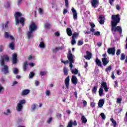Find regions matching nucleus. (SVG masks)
I'll return each mask as SVG.
<instances>
[{"mask_svg":"<svg viewBox=\"0 0 127 127\" xmlns=\"http://www.w3.org/2000/svg\"><path fill=\"white\" fill-rule=\"evenodd\" d=\"M107 53L109 54V55H115L116 54V48H109L107 49Z\"/></svg>","mask_w":127,"mask_h":127,"instance_id":"5","label":"nucleus"},{"mask_svg":"<svg viewBox=\"0 0 127 127\" xmlns=\"http://www.w3.org/2000/svg\"><path fill=\"white\" fill-rule=\"evenodd\" d=\"M64 2L65 3V6L68 8L69 7V0H64Z\"/></svg>","mask_w":127,"mask_h":127,"instance_id":"38","label":"nucleus"},{"mask_svg":"<svg viewBox=\"0 0 127 127\" xmlns=\"http://www.w3.org/2000/svg\"><path fill=\"white\" fill-rule=\"evenodd\" d=\"M97 90H98V86H94L92 88V93L93 94H97Z\"/></svg>","mask_w":127,"mask_h":127,"instance_id":"24","label":"nucleus"},{"mask_svg":"<svg viewBox=\"0 0 127 127\" xmlns=\"http://www.w3.org/2000/svg\"><path fill=\"white\" fill-rule=\"evenodd\" d=\"M73 127V121L70 120L68 124V125L66 127Z\"/></svg>","mask_w":127,"mask_h":127,"instance_id":"34","label":"nucleus"},{"mask_svg":"<svg viewBox=\"0 0 127 127\" xmlns=\"http://www.w3.org/2000/svg\"><path fill=\"white\" fill-rule=\"evenodd\" d=\"M52 122V117H50L49 120H47V123L48 124H50Z\"/></svg>","mask_w":127,"mask_h":127,"instance_id":"52","label":"nucleus"},{"mask_svg":"<svg viewBox=\"0 0 127 127\" xmlns=\"http://www.w3.org/2000/svg\"><path fill=\"white\" fill-rule=\"evenodd\" d=\"M30 93V90L29 89H25L23 90L21 93V96H25L28 95Z\"/></svg>","mask_w":127,"mask_h":127,"instance_id":"16","label":"nucleus"},{"mask_svg":"<svg viewBox=\"0 0 127 127\" xmlns=\"http://www.w3.org/2000/svg\"><path fill=\"white\" fill-rule=\"evenodd\" d=\"M13 73L14 74H18V69L16 68H14Z\"/></svg>","mask_w":127,"mask_h":127,"instance_id":"44","label":"nucleus"},{"mask_svg":"<svg viewBox=\"0 0 127 127\" xmlns=\"http://www.w3.org/2000/svg\"><path fill=\"white\" fill-rule=\"evenodd\" d=\"M67 58H68V61H69V62L74 61V60H73V55L71 53V50H70L68 51V54L67 55Z\"/></svg>","mask_w":127,"mask_h":127,"instance_id":"11","label":"nucleus"},{"mask_svg":"<svg viewBox=\"0 0 127 127\" xmlns=\"http://www.w3.org/2000/svg\"><path fill=\"white\" fill-rule=\"evenodd\" d=\"M44 27L45 28H46V29H49V28H50V24H49V23H46L44 24Z\"/></svg>","mask_w":127,"mask_h":127,"instance_id":"31","label":"nucleus"},{"mask_svg":"<svg viewBox=\"0 0 127 127\" xmlns=\"http://www.w3.org/2000/svg\"><path fill=\"white\" fill-rule=\"evenodd\" d=\"M12 64H16L17 63V55L13 54L12 55Z\"/></svg>","mask_w":127,"mask_h":127,"instance_id":"10","label":"nucleus"},{"mask_svg":"<svg viewBox=\"0 0 127 127\" xmlns=\"http://www.w3.org/2000/svg\"><path fill=\"white\" fill-rule=\"evenodd\" d=\"M126 58V55L125 54L123 53L121 54L120 60L121 61H123Z\"/></svg>","mask_w":127,"mask_h":127,"instance_id":"33","label":"nucleus"},{"mask_svg":"<svg viewBox=\"0 0 127 127\" xmlns=\"http://www.w3.org/2000/svg\"><path fill=\"white\" fill-rule=\"evenodd\" d=\"M100 116H101V118H102V119L106 120V115H105L104 113H101Z\"/></svg>","mask_w":127,"mask_h":127,"instance_id":"39","label":"nucleus"},{"mask_svg":"<svg viewBox=\"0 0 127 127\" xmlns=\"http://www.w3.org/2000/svg\"><path fill=\"white\" fill-rule=\"evenodd\" d=\"M4 88H3V87H2V86H1V84H0V93H1V91L2 90H4Z\"/></svg>","mask_w":127,"mask_h":127,"instance_id":"62","label":"nucleus"},{"mask_svg":"<svg viewBox=\"0 0 127 127\" xmlns=\"http://www.w3.org/2000/svg\"><path fill=\"white\" fill-rule=\"evenodd\" d=\"M7 8H8V7H10V2L9 1H7L6 3V5L5 6Z\"/></svg>","mask_w":127,"mask_h":127,"instance_id":"55","label":"nucleus"},{"mask_svg":"<svg viewBox=\"0 0 127 127\" xmlns=\"http://www.w3.org/2000/svg\"><path fill=\"white\" fill-rule=\"evenodd\" d=\"M10 113V110L9 109H7L6 112H4V115H8Z\"/></svg>","mask_w":127,"mask_h":127,"instance_id":"53","label":"nucleus"},{"mask_svg":"<svg viewBox=\"0 0 127 127\" xmlns=\"http://www.w3.org/2000/svg\"><path fill=\"white\" fill-rule=\"evenodd\" d=\"M83 107H86L87 106V101L84 100L83 102Z\"/></svg>","mask_w":127,"mask_h":127,"instance_id":"64","label":"nucleus"},{"mask_svg":"<svg viewBox=\"0 0 127 127\" xmlns=\"http://www.w3.org/2000/svg\"><path fill=\"white\" fill-rule=\"evenodd\" d=\"M95 106H96V103L95 102H91L90 104V106L92 108H94Z\"/></svg>","mask_w":127,"mask_h":127,"instance_id":"54","label":"nucleus"},{"mask_svg":"<svg viewBox=\"0 0 127 127\" xmlns=\"http://www.w3.org/2000/svg\"><path fill=\"white\" fill-rule=\"evenodd\" d=\"M94 35H95L96 36H100V35H101V33L99 31H96L94 33Z\"/></svg>","mask_w":127,"mask_h":127,"instance_id":"40","label":"nucleus"},{"mask_svg":"<svg viewBox=\"0 0 127 127\" xmlns=\"http://www.w3.org/2000/svg\"><path fill=\"white\" fill-rule=\"evenodd\" d=\"M76 43V40H75V39L72 38L71 40V45H74V44Z\"/></svg>","mask_w":127,"mask_h":127,"instance_id":"50","label":"nucleus"},{"mask_svg":"<svg viewBox=\"0 0 127 127\" xmlns=\"http://www.w3.org/2000/svg\"><path fill=\"white\" fill-rule=\"evenodd\" d=\"M66 33L68 36H72V30H71V28H67L66 29Z\"/></svg>","mask_w":127,"mask_h":127,"instance_id":"20","label":"nucleus"},{"mask_svg":"<svg viewBox=\"0 0 127 127\" xmlns=\"http://www.w3.org/2000/svg\"><path fill=\"white\" fill-rule=\"evenodd\" d=\"M33 32L32 31L29 30L27 33L28 38H31V37H33Z\"/></svg>","mask_w":127,"mask_h":127,"instance_id":"21","label":"nucleus"},{"mask_svg":"<svg viewBox=\"0 0 127 127\" xmlns=\"http://www.w3.org/2000/svg\"><path fill=\"white\" fill-rule=\"evenodd\" d=\"M90 26L91 27V28H94V27H96V25H95L94 23H90Z\"/></svg>","mask_w":127,"mask_h":127,"instance_id":"48","label":"nucleus"},{"mask_svg":"<svg viewBox=\"0 0 127 127\" xmlns=\"http://www.w3.org/2000/svg\"><path fill=\"white\" fill-rule=\"evenodd\" d=\"M60 49L59 48H56L55 49H52L53 52H55L56 51H58Z\"/></svg>","mask_w":127,"mask_h":127,"instance_id":"56","label":"nucleus"},{"mask_svg":"<svg viewBox=\"0 0 127 127\" xmlns=\"http://www.w3.org/2000/svg\"><path fill=\"white\" fill-rule=\"evenodd\" d=\"M104 104H105V100L104 99H100L98 102V107L99 108H102Z\"/></svg>","mask_w":127,"mask_h":127,"instance_id":"18","label":"nucleus"},{"mask_svg":"<svg viewBox=\"0 0 127 127\" xmlns=\"http://www.w3.org/2000/svg\"><path fill=\"white\" fill-rule=\"evenodd\" d=\"M71 83L74 85H77L78 84V79L76 76H72L71 77Z\"/></svg>","mask_w":127,"mask_h":127,"instance_id":"12","label":"nucleus"},{"mask_svg":"<svg viewBox=\"0 0 127 127\" xmlns=\"http://www.w3.org/2000/svg\"><path fill=\"white\" fill-rule=\"evenodd\" d=\"M79 36V33L78 32H74L73 34H72V38L75 39L78 38V37Z\"/></svg>","mask_w":127,"mask_h":127,"instance_id":"22","label":"nucleus"},{"mask_svg":"<svg viewBox=\"0 0 127 127\" xmlns=\"http://www.w3.org/2000/svg\"><path fill=\"white\" fill-rule=\"evenodd\" d=\"M103 94H104V89H103V87H101L99 90V95L100 97H102Z\"/></svg>","mask_w":127,"mask_h":127,"instance_id":"25","label":"nucleus"},{"mask_svg":"<svg viewBox=\"0 0 127 127\" xmlns=\"http://www.w3.org/2000/svg\"><path fill=\"white\" fill-rule=\"evenodd\" d=\"M39 46L40 48H44L45 47V44H44V42H41L40 43Z\"/></svg>","mask_w":127,"mask_h":127,"instance_id":"30","label":"nucleus"},{"mask_svg":"<svg viewBox=\"0 0 127 127\" xmlns=\"http://www.w3.org/2000/svg\"><path fill=\"white\" fill-rule=\"evenodd\" d=\"M4 74H8V66L7 65H4L3 67Z\"/></svg>","mask_w":127,"mask_h":127,"instance_id":"19","label":"nucleus"},{"mask_svg":"<svg viewBox=\"0 0 127 127\" xmlns=\"http://www.w3.org/2000/svg\"><path fill=\"white\" fill-rule=\"evenodd\" d=\"M95 64L96 65L99 66V67H103V65H102V62H101V60H100L98 58L95 59Z\"/></svg>","mask_w":127,"mask_h":127,"instance_id":"15","label":"nucleus"},{"mask_svg":"<svg viewBox=\"0 0 127 127\" xmlns=\"http://www.w3.org/2000/svg\"><path fill=\"white\" fill-rule=\"evenodd\" d=\"M0 63L1 66H3V67L4 66H6V65H4V59H3V58H1V60L0 61Z\"/></svg>","mask_w":127,"mask_h":127,"instance_id":"29","label":"nucleus"},{"mask_svg":"<svg viewBox=\"0 0 127 127\" xmlns=\"http://www.w3.org/2000/svg\"><path fill=\"white\" fill-rule=\"evenodd\" d=\"M10 35H9V34H8V33H7V32H5V33H4V37H5V38H6V39H8V38H9V36H10Z\"/></svg>","mask_w":127,"mask_h":127,"instance_id":"36","label":"nucleus"},{"mask_svg":"<svg viewBox=\"0 0 127 127\" xmlns=\"http://www.w3.org/2000/svg\"><path fill=\"white\" fill-rule=\"evenodd\" d=\"M38 11H39V13L40 14H43V9L41 8H39V10H38Z\"/></svg>","mask_w":127,"mask_h":127,"instance_id":"41","label":"nucleus"},{"mask_svg":"<svg viewBox=\"0 0 127 127\" xmlns=\"http://www.w3.org/2000/svg\"><path fill=\"white\" fill-rule=\"evenodd\" d=\"M55 35H56V36H57L58 37L60 36V33L59 32H56L55 33Z\"/></svg>","mask_w":127,"mask_h":127,"instance_id":"59","label":"nucleus"},{"mask_svg":"<svg viewBox=\"0 0 127 127\" xmlns=\"http://www.w3.org/2000/svg\"><path fill=\"white\" fill-rule=\"evenodd\" d=\"M37 29V26L35 24L34 22H32L29 26V30L31 31H35Z\"/></svg>","mask_w":127,"mask_h":127,"instance_id":"4","label":"nucleus"},{"mask_svg":"<svg viewBox=\"0 0 127 127\" xmlns=\"http://www.w3.org/2000/svg\"><path fill=\"white\" fill-rule=\"evenodd\" d=\"M99 22L100 24H104L105 23V19H100Z\"/></svg>","mask_w":127,"mask_h":127,"instance_id":"43","label":"nucleus"},{"mask_svg":"<svg viewBox=\"0 0 127 127\" xmlns=\"http://www.w3.org/2000/svg\"><path fill=\"white\" fill-rule=\"evenodd\" d=\"M102 61L104 66L108 65V64L110 62V61H109V60H108L107 58H103L102 59Z\"/></svg>","mask_w":127,"mask_h":127,"instance_id":"13","label":"nucleus"},{"mask_svg":"<svg viewBox=\"0 0 127 127\" xmlns=\"http://www.w3.org/2000/svg\"><path fill=\"white\" fill-rule=\"evenodd\" d=\"M40 75H41V76H44V75H46V71H41L40 73Z\"/></svg>","mask_w":127,"mask_h":127,"instance_id":"49","label":"nucleus"},{"mask_svg":"<svg viewBox=\"0 0 127 127\" xmlns=\"http://www.w3.org/2000/svg\"><path fill=\"white\" fill-rule=\"evenodd\" d=\"M28 62L27 61H26L24 62V63L23 64V70L24 72L27 70V65H28Z\"/></svg>","mask_w":127,"mask_h":127,"instance_id":"17","label":"nucleus"},{"mask_svg":"<svg viewBox=\"0 0 127 127\" xmlns=\"http://www.w3.org/2000/svg\"><path fill=\"white\" fill-rule=\"evenodd\" d=\"M122 98H117V104H122Z\"/></svg>","mask_w":127,"mask_h":127,"instance_id":"42","label":"nucleus"},{"mask_svg":"<svg viewBox=\"0 0 127 127\" xmlns=\"http://www.w3.org/2000/svg\"><path fill=\"white\" fill-rule=\"evenodd\" d=\"M22 16V14L20 12H16L14 13L15 20L16 24L17 25L18 23H20L22 26H24L25 23V18Z\"/></svg>","mask_w":127,"mask_h":127,"instance_id":"2","label":"nucleus"},{"mask_svg":"<svg viewBox=\"0 0 127 127\" xmlns=\"http://www.w3.org/2000/svg\"><path fill=\"white\" fill-rule=\"evenodd\" d=\"M111 18L112 19V20L111 21L112 32H113V31H115V32H117V31H118V32H119V34H122V33H123V29H122V27L120 26H117L118 24L120 23V21H121L120 14L112 15L111 16Z\"/></svg>","mask_w":127,"mask_h":127,"instance_id":"1","label":"nucleus"},{"mask_svg":"<svg viewBox=\"0 0 127 127\" xmlns=\"http://www.w3.org/2000/svg\"><path fill=\"white\" fill-rule=\"evenodd\" d=\"M81 122L83 123V124H86V123H87V119L85 118L84 115L81 116Z\"/></svg>","mask_w":127,"mask_h":127,"instance_id":"28","label":"nucleus"},{"mask_svg":"<svg viewBox=\"0 0 127 127\" xmlns=\"http://www.w3.org/2000/svg\"><path fill=\"white\" fill-rule=\"evenodd\" d=\"M114 1H115V0H109L110 4L113 6V2H114Z\"/></svg>","mask_w":127,"mask_h":127,"instance_id":"63","label":"nucleus"},{"mask_svg":"<svg viewBox=\"0 0 127 127\" xmlns=\"http://www.w3.org/2000/svg\"><path fill=\"white\" fill-rule=\"evenodd\" d=\"M73 63H74V61L69 62V67L70 70H72L73 68Z\"/></svg>","mask_w":127,"mask_h":127,"instance_id":"37","label":"nucleus"},{"mask_svg":"<svg viewBox=\"0 0 127 127\" xmlns=\"http://www.w3.org/2000/svg\"><path fill=\"white\" fill-rule=\"evenodd\" d=\"M98 3H99V0H92L91 1V4L92 7H97Z\"/></svg>","mask_w":127,"mask_h":127,"instance_id":"14","label":"nucleus"},{"mask_svg":"<svg viewBox=\"0 0 127 127\" xmlns=\"http://www.w3.org/2000/svg\"><path fill=\"white\" fill-rule=\"evenodd\" d=\"M6 61H9V57H7V56H4L3 58Z\"/></svg>","mask_w":127,"mask_h":127,"instance_id":"45","label":"nucleus"},{"mask_svg":"<svg viewBox=\"0 0 127 127\" xmlns=\"http://www.w3.org/2000/svg\"><path fill=\"white\" fill-rule=\"evenodd\" d=\"M3 46L2 45H0V52H2V51H3Z\"/></svg>","mask_w":127,"mask_h":127,"instance_id":"60","label":"nucleus"},{"mask_svg":"<svg viewBox=\"0 0 127 127\" xmlns=\"http://www.w3.org/2000/svg\"><path fill=\"white\" fill-rule=\"evenodd\" d=\"M120 54L121 50L120 49L117 50L116 52V55H117V56H119V55H120Z\"/></svg>","mask_w":127,"mask_h":127,"instance_id":"51","label":"nucleus"},{"mask_svg":"<svg viewBox=\"0 0 127 127\" xmlns=\"http://www.w3.org/2000/svg\"><path fill=\"white\" fill-rule=\"evenodd\" d=\"M32 111H34L35 109H36V105L35 104H33L32 106L31 107Z\"/></svg>","mask_w":127,"mask_h":127,"instance_id":"47","label":"nucleus"},{"mask_svg":"<svg viewBox=\"0 0 127 127\" xmlns=\"http://www.w3.org/2000/svg\"><path fill=\"white\" fill-rule=\"evenodd\" d=\"M71 72L72 74H74L75 75H77V74H78V73H79V70H78V69L75 68L74 70L71 69Z\"/></svg>","mask_w":127,"mask_h":127,"instance_id":"27","label":"nucleus"},{"mask_svg":"<svg viewBox=\"0 0 127 127\" xmlns=\"http://www.w3.org/2000/svg\"><path fill=\"white\" fill-rule=\"evenodd\" d=\"M86 56H84V57L86 59V60H90L91 58H92V53L89 52V51H87L86 52Z\"/></svg>","mask_w":127,"mask_h":127,"instance_id":"8","label":"nucleus"},{"mask_svg":"<svg viewBox=\"0 0 127 127\" xmlns=\"http://www.w3.org/2000/svg\"><path fill=\"white\" fill-rule=\"evenodd\" d=\"M110 121L112 123V124H113V127H116L117 125H118L117 124V121H116L115 120H114V118H111L110 119Z\"/></svg>","mask_w":127,"mask_h":127,"instance_id":"23","label":"nucleus"},{"mask_svg":"<svg viewBox=\"0 0 127 127\" xmlns=\"http://www.w3.org/2000/svg\"><path fill=\"white\" fill-rule=\"evenodd\" d=\"M26 101L25 100L22 99L20 100L19 103H18L17 105V111H18V112H20V111L22 110V108H23V106H22V105H24V104H26Z\"/></svg>","mask_w":127,"mask_h":127,"instance_id":"3","label":"nucleus"},{"mask_svg":"<svg viewBox=\"0 0 127 127\" xmlns=\"http://www.w3.org/2000/svg\"><path fill=\"white\" fill-rule=\"evenodd\" d=\"M46 96H50V91L46 90Z\"/></svg>","mask_w":127,"mask_h":127,"instance_id":"58","label":"nucleus"},{"mask_svg":"<svg viewBox=\"0 0 127 127\" xmlns=\"http://www.w3.org/2000/svg\"><path fill=\"white\" fill-rule=\"evenodd\" d=\"M64 84L66 89H69V84H70V76L69 75L65 79Z\"/></svg>","mask_w":127,"mask_h":127,"instance_id":"6","label":"nucleus"},{"mask_svg":"<svg viewBox=\"0 0 127 127\" xmlns=\"http://www.w3.org/2000/svg\"><path fill=\"white\" fill-rule=\"evenodd\" d=\"M71 11L73 13L74 20H77V19H78V14H77V11L75 9V8H74V7H72L71 8Z\"/></svg>","mask_w":127,"mask_h":127,"instance_id":"7","label":"nucleus"},{"mask_svg":"<svg viewBox=\"0 0 127 127\" xmlns=\"http://www.w3.org/2000/svg\"><path fill=\"white\" fill-rule=\"evenodd\" d=\"M34 75H35V73H34V72L32 71H31L29 74L30 79H31V78H33V77H34Z\"/></svg>","mask_w":127,"mask_h":127,"instance_id":"35","label":"nucleus"},{"mask_svg":"<svg viewBox=\"0 0 127 127\" xmlns=\"http://www.w3.org/2000/svg\"><path fill=\"white\" fill-rule=\"evenodd\" d=\"M101 86L105 92H108L109 91V88H108V85L107 84L106 82H102Z\"/></svg>","mask_w":127,"mask_h":127,"instance_id":"9","label":"nucleus"},{"mask_svg":"<svg viewBox=\"0 0 127 127\" xmlns=\"http://www.w3.org/2000/svg\"><path fill=\"white\" fill-rule=\"evenodd\" d=\"M99 19H105V16H104L103 15H100L99 16Z\"/></svg>","mask_w":127,"mask_h":127,"instance_id":"61","label":"nucleus"},{"mask_svg":"<svg viewBox=\"0 0 127 127\" xmlns=\"http://www.w3.org/2000/svg\"><path fill=\"white\" fill-rule=\"evenodd\" d=\"M9 47L11 50H14V43L12 42L9 44Z\"/></svg>","mask_w":127,"mask_h":127,"instance_id":"26","label":"nucleus"},{"mask_svg":"<svg viewBox=\"0 0 127 127\" xmlns=\"http://www.w3.org/2000/svg\"><path fill=\"white\" fill-rule=\"evenodd\" d=\"M114 87H119V84L118 83V80H116L115 82Z\"/></svg>","mask_w":127,"mask_h":127,"instance_id":"57","label":"nucleus"},{"mask_svg":"<svg viewBox=\"0 0 127 127\" xmlns=\"http://www.w3.org/2000/svg\"><path fill=\"white\" fill-rule=\"evenodd\" d=\"M83 44V42L81 40H79L77 43L78 46H81Z\"/></svg>","mask_w":127,"mask_h":127,"instance_id":"46","label":"nucleus"},{"mask_svg":"<svg viewBox=\"0 0 127 127\" xmlns=\"http://www.w3.org/2000/svg\"><path fill=\"white\" fill-rule=\"evenodd\" d=\"M112 70V66L111 65H109V66H108L107 68H106L105 69V71L106 72H107V73H108L109 71V72H111V70Z\"/></svg>","mask_w":127,"mask_h":127,"instance_id":"32","label":"nucleus"}]
</instances>
